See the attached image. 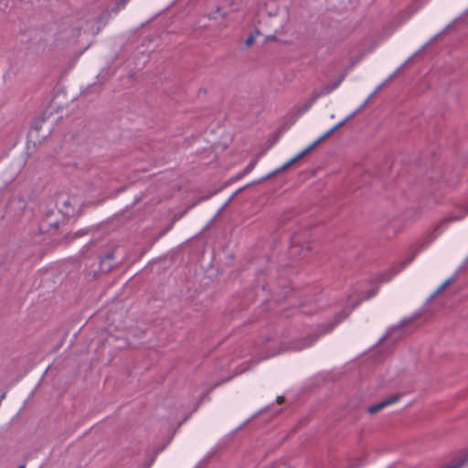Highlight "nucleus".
<instances>
[{
    "label": "nucleus",
    "instance_id": "obj_16",
    "mask_svg": "<svg viewBox=\"0 0 468 468\" xmlns=\"http://www.w3.org/2000/svg\"><path fill=\"white\" fill-rule=\"evenodd\" d=\"M259 34V30H256L255 34L250 35L245 40L246 47L250 48L254 43L256 36H258Z\"/></svg>",
    "mask_w": 468,
    "mask_h": 468
},
{
    "label": "nucleus",
    "instance_id": "obj_20",
    "mask_svg": "<svg viewBox=\"0 0 468 468\" xmlns=\"http://www.w3.org/2000/svg\"><path fill=\"white\" fill-rule=\"evenodd\" d=\"M358 113V111H354L353 112H351L348 116L346 117V119H347V121L351 120L352 118H354L356 114Z\"/></svg>",
    "mask_w": 468,
    "mask_h": 468
},
{
    "label": "nucleus",
    "instance_id": "obj_28",
    "mask_svg": "<svg viewBox=\"0 0 468 468\" xmlns=\"http://www.w3.org/2000/svg\"><path fill=\"white\" fill-rule=\"evenodd\" d=\"M388 337V335H384V337L381 339V341H384V339H386Z\"/></svg>",
    "mask_w": 468,
    "mask_h": 468
},
{
    "label": "nucleus",
    "instance_id": "obj_21",
    "mask_svg": "<svg viewBox=\"0 0 468 468\" xmlns=\"http://www.w3.org/2000/svg\"><path fill=\"white\" fill-rule=\"evenodd\" d=\"M37 133V127H33L29 132V137L32 138Z\"/></svg>",
    "mask_w": 468,
    "mask_h": 468
},
{
    "label": "nucleus",
    "instance_id": "obj_11",
    "mask_svg": "<svg viewBox=\"0 0 468 468\" xmlns=\"http://www.w3.org/2000/svg\"><path fill=\"white\" fill-rule=\"evenodd\" d=\"M415 256H416V253H413V254H412V256H411V257H410V258L406 262L402 263L401 267H400L399 270H397V271H395L391 272V273H390V274H388L387 277L382 276V277L380 278V281H381V282H388V281H389L393 275H395L397 272H399L400 270H402V269H403L407 264H409L410 262H411V261H413V259H414V257H415Z\"/></svg>",
    "mask_w": 468,
    "mask_h": 468
},
{
    "label": "nucleus",
    "instance_id": "obj_19",
    "mask_svg": "<svg viewBox=\"0 0 468 468\" xmlns=\"http://www.w3.org/2000/svg\"><path fill=\"white\" fill-rule=\"evenodd\" d=\"M47 224H48L50 228L55 229H58V221H57V220H54V221H48Z\"/></svg>",
    "mask_w": 468,
    "mask_h": 468
},
{
    "label": "nucleus",
    "instance_id": "obj_24",
    "mask_svg": "<svg viewBox=\"0 0 468 468\" xmlns=\"http://www.w3.org/2000/svg\"><path fill=\"white\" fill-rule=\"evenodd\" d=\"M283 399H284L283 397L280 396V397L277 398V402L278 403H282L283 401Z\"/></svg>",
    "mask_w": 468,
    "mask_h": 468
},
{
    "label": "nucleus",
    "instance_id": "obj_10",
    "mask_svg": "<svg viewBox=\"0 0 468 468\" xmlns=\"http://www.w3.org/2000/svg\"><path fill=\"white\" fill-rule=\"evenodd\" d=\"M318 98H319V95H317L316 93H314L313 96L303 106H301L299 108V114L302 115V114L305 113L306 112H308Z\"/></svg>",
    "mask_w": 468,
    "mask_h": 468
},
{
    "label": "nucleus",
    "instance_id": "obj_1",
    "mask_svg": "<svg viewBox=\"0 0 468 468\" xmlns=\"http://www.w3.org/2000/svg\"><path fill=\"white\" fill-rule=\"evenodd\" d=\"M128 0H104L103 3L87 7L78 14V20L71 30L70 37H82L87 42L107 23L112 14H117Z\"/></svg>",
    "mask_w": 468,
    "mask_h": 468
},
{
    "label": "nucleus",
    "instance_id": "obj_4",
    "mask_svg": "<svg viewBox=\"0 0 468 468\" xmlns=\"http://www.w3.org/2000/svg\"><path fill=\"white\" fill-rule=\"evenodd\" d=\"M400 398H401L400 394L393 395L390 398H388L379 403L370 406L367 409V412L369 414H375V413L380 411L381 410H383L384 408L398 402L400 399Z\"/></svg>",
    "mask_w": 468,
    "mask_h": 468
},
{
    "label": "nucleus",
    "instance_id": "obj_7",
    "mask_svg": "<svg viewBox=\"0 0 468 468\" xmlns=\"http://www.w3.org/2000/svg\"><path fill=\"white\" fill-rule=\"evenodd\" d=\"M75 203L74 197H67L61 201L62 207L59 208L60 212L67 217L71 216L74 211Z\"/></svg>",
    "mask_w": 468,
    "mask_h": 468
},
{
    "label": "nucleus",
    "instance_id": "obj_9",
    "mask_svg": "<svg viewBox=\"0 0 468 468\" xmlns=\"http://www.w3.org/2000/svg\"><path fill=\"white\" fill-rule=\"evenodd\" d=\"M452 466L454 468L468 467V448L462 453L461 456L455 459Z\"/></svg>",
    "mask_w": 468,
    "mask_h": 468
},
{
    "label": "nucleus",
    "instance_id": "obj_26",
    "mask_svg": "<svg viewBox=\"0 0 468 468\" xmlns=\"http://www.w3.org/2000/svg\"><path fill=\"white\" fill-rule=\"evenodd\" d=\"M436 38H437V36L433 37L430 40V42H432V41H433V40H435Z\"/></svg>",
    "mask_w": 468,
    "mask_h": 468
},
{
    "label": "nucleus",
    "instance_id": "obj_17",
    "mask_svg": "<svg viewBox=\"0 0 468 468\" xmlns=\"http://www.w3.org/2000/svg\"><path fill=\"white\" fill-rule=\"evenodd\" d=\"M210 17L213 19H218V17L225 18L226 13H222L221 9L218 7L215 12L211 13Z\"/></svg>",
    "mask_w": 468,
    "mask_h": 468
},
{
    "label": "nucleus",
    "instance_id": "obj_15",
    "mask_svg": "<svg viewBox=\"0 0 468 468\" xmlns=\"http://www.w3.org/2000/svg\"><path fill=\"white\" fill-rule=\"evenodd\" d=\"M261 154H259L257 157H255L253 160H251L249 165L245 167L244 169V173L245 174H248L250 172H251L254 167L256 166L257 163H258V160L259 158L261 157Z\"/></svg>",
    "mask_w": 468,
    "mask_h": 468
},
{
    "label": "nucleus",
    "instance_id": "obj_14",
    "mask_svg": "<svg viewBox=\"0 0 468 468\" xmlns=\"http://www.w3.org/2000/svg\"><path fill=\"white\" fill-rule=\"evenodd\" d=\"M351 310H349L348 312H345L344 314H337L335 316V320L333 324H331L324 331V333L325 332H330L344 317L347 316V314L350 313Z\"/></svg>",
    "mask_w": 468,
    "mask_h": 468
},
{
    "label": "nucleus",
    "instance_id": "obj_5",
    "mask_svg": "<svg viewBox=\"0 0 468 468\" xmlns=\"http://www.w3.org/2000/svg\"><path fill=\"white\" fill-rule=\"evenodd\" d=\"M346 73H343L337 80L334 81V82H331L327 85H325L324 87L322 88V90L317 92L316 94L319 95V97L321 96H324V95H327L329 94L331 91H333L334 90H335L336 88L339 87V85L342 83V81L345 80L346 78Z\"/></svg>",
    "mask_w": 468,
    "mask_h": 468
},
{
    "label": "nucleus",
    "instance_id": "obj_8",
    "mask_svg": "<svg viewBox=\"0 0 468 468\" xmlns=\"http://www.w3.org/2000/svg\"><path fill=\"white\" fill-rule=\"evenodd\" d=\"M114 252L107 253L101 261V270L104 272L109 271L112 268V261L113 260Z\"/></svg>",
    "mask_w": 468,
    "mask_h": 468
},
{
    "label": "nucleus",
    "instance_id": "obj_3",
    "mask_svg": "<svg viewBox=\"0 0 468 468\" xmlns=\"http://www.w3.org/2000/svg\"><path fill=\"white\" fill-rule=\"evenodd\" d=\"M466 214H468V207L465 208V213L462 212L458 215L450 216L441 220L434 229V231L436 232L435 237L442 233L444 229H447L449 223L463 219Z\"/></svg>",
    "mask_w": 468,
    "mask_h": 468
},
{
    "label": "nucleus",
    "instance_id": "obj_2",
    "mask_svg": "<svg viewBox=\"0 0 468 468\" xmlns=\"http://www.w3.org/2000/svg\"><path fill=\"white\" fill-rule=\"evenodd\" d=\"M347 121V119H344L338 123H336L334 127H332L330 130L325 132L323 135H321L318 139H316L314 142H313L311 144H309L307 147H305L303 150H302L299 154H297L295 156L291 158L289 161H287L285 164H283L279 168L275 169L274 171L269 173L267 176L261 177V179L257 180L255 183H261L271 176L277 175L278 173H281L292 165H294L297 161L304 157L306 154H308L311 151H313L317 145H319L324 140H325L327 137H329L333 133H335L336 130L341 128Z\"/></svg>",
    "mask_w": 468,
    "mask_h": 468
},
{
    "label": "nucleus",
    "instance_id": "obj_6",
    "mask_svg": "<svg viewBox=\"0 0 468 468\" xmlns=\"http://www.w3.org/2000/svg\"><path fill=\"white\" fill-rule=\"evenodd\" d=\"M410 60H411V58H408V60H407L403 65H401V67H400V68H399V69H397V70H396V71H395V72H394V73H393L389 78H388L384 82L380 83V84H379V85L375 89V90L367 96V99H366V101H366V103H369V102L373 100V98L376 96V94H377L379 90H381L384 88V86H385V85H386V84H387V83H388V81H389L393 77H395V76L397 75V73H398V72H399V70H400V69H402V68H403L407 63H409Z\"/></svg>",
    "mask_w": 468,
    "mask_h": 468
},
{
    "label": "nucleus",
    "instance_id": "obj_27",
    "mask_svg": "<svg viewBox=\"0 0 468 468\" xmlns=\"http://www.w3.org/2000/svg\"><path fill=\"white\" fill-rule=\"evenodd\" d=\"M18 468H26V465L22 464Z\"/></svg>",
    "mask_w": 468,
    "mask_h": 468
},
{
    "label": "nucleus",
    "instance_id": "obj_13",
    "mask_svg": "<svg viewBox=\"0 0 468 468\" xmlns=\"http://www.w3.org/2000/svg\"><path fill=\"white\" fill-rule=\"evenodd\" d=\"M317 338H318V336H312L311 339L308 340V341H304L302 344H295L292 346V349L299 350V349H303V348H305L307 346H310L314 342L316 341Z\"/></svg>",
    "mask_w": 468,
    "mask_h": 468
},
{
    "label": "nucleus",
    "instance_id": "obj_29",
    "mask_svg": "<svg viewBox=\"0 0 468 468\" xmlns=\"http://www.w3.org/2000/svg\"><path fill=\"white\" fill-rule=\"evenodd\" d=\"M447 468H454V467H453L452 465H451V466H449V467H447Z\"/></svg>",
    "mask_w": 468,
    "mask_h": 468
},
{
    "label": "nucleus",
    "instance_id": "obj_23",
    "mask_svg": "<svg viewBox=\"0 0 468 468\" xmlns=\"http://www.w3.org/2000/svg\"><path fill=\"white\" fill-rule=\"evenodd\" d=\"M375 294H376V292L371 291L370 293L367 297H365V299H369V298L373 297Z\"/></svg>",
    "mask_w": 468,
    "mask_h": 468
},
{
    "label": "nucleus",
    "instance_id": "obj_22",
    "mask_svg": "<svg viewBox=\"0 0 468 468\" xmlns=\"http://www.w3.org/2000/svg\"><path fill=\"white\" fill-rule=\"evenodd\" d=\"M367 105V103L364 101L356 111H358V112H360Z\"/></svg>",
    "mask_w": 468,
    "mask_h": 468
},
{
    "label": "nucleus",
    "instance_id": "obj_18",
    "mask_svg": "<svg viewBox=\"0 0 468 468\" xmlns=\"http://www.w3.org/2000/svg\"><path fill=\"white\" fill-rule=\"evenodd\" d=\"M361 58H362V56H359V57H358V58H352V59L350 60L349 69H352L354 66H356V65L359 62V60H360Z\"/></svg>",
    "mask_w": 468,
    "mask_h": 468
},
{
    "label": "nucleus",
    "instance_id": "obj_25",
    "mask_svg": "<svg viewBox=\"0 0 468 468\" xmlns=\"http://www.w3.org/2000/svg\"><path fill=\"white\" fill-rule=\"evenodd\" d=\"M40 229H41L42 231H45V230H46V229H45V226H44V224H42V225H41Z\"/></svg>",
    "mask_w": 468,
    "mask_h": 468
},
{
    "label": "nucleus",
    "instance_id": "obj_12",
    "mask_svg": "<svg viewBox=\"0 0 468 468\" xmlns=\"http://www.w3.org/2000/svg\"><path fill=\"white\" fill-rule=\"evenodd\" d=\"M454 280V276L448 278L437 290L430 296L429 300L436 297L441 291H443L447 286H449Z\"/></svg>",
    "mask_w": 468,
    "mask_h": 468
}]
</instances>
